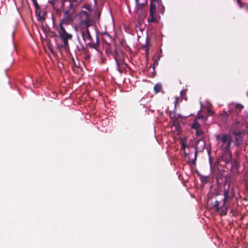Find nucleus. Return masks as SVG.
<instances>
[{"instance_id":"20e7f679","label":"nucleus","mask_w":248,"mask_h":248,"mask_svg":"<svg viewBox=\"0 0 248 248\" xmlns=\"http://www.w3.org/2000/svg\"><path fill=\"white\" fill-rule=\"evenodd\" d=\"M218 196L220 197L222 202H218V213L221 216L226 215L228 211L227 201L230 198L229 195V192L225 191L223 194H219L218 192Z\"/></svg>"},{"instance_id":"412c9836","label":"nucleus","mask_w":248,"mask_h":248,"mask_svg":"<svg viewBox=\"0 0 248 248\" xmlns=\"http://www.w3.org/2000/svg\"><path fill=\"white\" fill-rule=\"evenodd\" d=\"M196 134H197V136L200 137V138L202 139V135L203 134V131L202 130H201L200 128L198 130H196Z\"/></svg>"},{"instance_id":"dca6fc26","label":"nucleus","mask_w":248,"mask_h":248,"mask_svg":"<svg viewBox=\"0 0 248 248\" xmlns=\"http://www.w3.org/2000/svg\"><path fill=\"white\" fill-rule=\"evenodd\" d=\"M155 4L156 5V6H157V9L159 12L163 14L164 12L165 7L162 4L161 0H160V2H155Z\"/></svg>"},{"instance_id":"4be33fe9","label":"nucleus","mask_w":248,"mask_h":248,"mask_svg":"<svg viewBox=\"0 0 248 248\" xmlns=\"http://www.w3.org/2000/svg\"><path fill=\"white\" fill-rule=\"evenodd\" d=\"M136 5L137 9L138 10H142L144 6V3H138V4H136Z\"/></svg>"},{"instance_id":"4c0bfd02","label":"nucleus","mask_w":248,"mask_h":248,"mask_svg":"<svg viewBox=\"0 0 248 248\" xmlns=\"http://www.w3.org/2000/svg\"><path fill=\"white\" fill-rule=\"evenodd\" d=\"M217 236V233L216 232L215 233V236Z\"/></svg>"},{"instance_id":"6e6552de","label":"nucleus","mask_w":248,"mask_h":248,"mask_svg":"<svg viewBox=\"0 0 248 248\" xmlns=\"http://www.w3.org/2000/svg\"><path fill=\"white\" fill-rule=\"evenodd\" d=\"M207 204L215 212H217V200L216 194H208Z\"/></svg>"},{"instance_id":"a878e982","label":"nucleus","mask_w":248,"mask_h":248,"mask_svg":"<svg viewBox=\"0 0 248 248\" xmlns=\"http://www.w3.org/2000/svg\"><path fill=\"white\" fill-rule=\"evenodd\" d=\"M179 103V98L176 97L175 99V108L176 107V105Z\"/></svg>"},{"instance_id":"b1692460","label":"nucleus","mask_w":248,"mask_h":248,"mask_svg":"<svg viewBox=\"0 0 248 248\" xmlns=\"http://www.w3.org/2000/svg\"><path fill=\"white\" fill-rule=\"evenodd\" d=\"M243 108V106L240 104H237L236 106V108L237 109H239V111H240Z\"/></svg>"},{"instance_id":"4468645a","label":"nucleus","mask_w":248,"mask_h":248,"mask_svg":"<svg viewBox=\"0 0 248 248\" xmlns=\"http://www.w3.org/2000/svg\"><path fill=\"white\" fill-rule=\"evenodd\" d=\"M105 51L108 56H113L114 54V45L111 46L109 44H107L105 47Z\"/></svg>"},{"instance_id":"473e14b6","label":"nucleus","mask_w":248,"mask_h":248,"mask_svg":"<svg viewBox=\"0 0 248 248\" xmlns=\"http://www.w3.org/2000/svg\"><path fill=\"white\" fill-rule=\"evenodd\" d=\"M241 0H237L238 3L240 5Z\"/></svg>"},{"instance_id":"aec40b11","label":"nucleus","mask_w":248,"mask_h":248,"mask_svg":"<svg viewBox=\"0 0 248 248\" xmlns=\"http://www.w3.org/2000/svg\"><path fill=\"white\" fill-rule=\"evenodd\" d=\"M32 1L34 4V6L35 7L36 9V13H37L38 10H39V6L38 4L37 3V0H32Z\"/></svg>"},{"instance_id":"9d476101","label":"nucleus","mask_w":248,"mask_h":248,"mask_svg":"<svg viewBox=\"0 0 248 248\" xmlns=\"http://www.w3.org/2000/svg\"><path fill=\"white\" fill-rule=\"evenodd\" d=\"M205 146V142L202 138H199L196 143L195 149L197 151H199L200 152H202L203 151Z\"/></svg>"},{"instance_id":"f704fd0d","label":"nucleus","mask_w":248,"mask_h":248,"mask_svg":"<svg viewBox=\"0 0 248 248\" xmlns=\"http://www.w3.org/2000/svg\"><path fill=\"white\" fill-rule=\"evenodd\" d=\"M172 116H173V115H172V114H171H171H170V117L171 118H172Z\"/></svg>"},{"instance_id":"a211bd4d","label":"nucleus","mask_w":248,"mask_h":248,"mask_svg":"<svg viewBox=\"0 0 248 248\" xmlns=\"http://www.w3.org/2000/svg\"><path fill=\"white\" fill-rule=\"evenodd\" d=\"M200 127V124L199 123L197 122V119L195 120V121L194 122V123L192 124L191 127V128L195 130H198Z\"/></svg>"},{"instance_id":"7ed1b4c3","label":"nucleus","mask_w":248,"mask_h":248,"mask_svg":"<svg viewBox=\"0 0 248 248\" xmlns=\"http://www.w3.org/2000/svg\"><path fill=\"white\" fill-rule=\"evenodd\" d=\"M79 20V26L84 29L89 28L93 24V19L92 18V13H89L87 11L81 10L78 15Z\"/></svg>"},{"instance_id":"ea45409f","label":"nucleus","mask_w":248,"mask_h":248,"mask_svg":"<svg viewBox=\"0 0 248 248\" xmlns=\"http://www.w3.org/2000/svg\"><path fill=\"white\" fill-rule=\"evenodd\" d=\"M82 48H84L83 46H82Z\"/></svg>"},{"instance_id":"ddd939ff","label":"nucleus","mask_w":248,"mask_h":248,"mask_svg":"<svg viewBox=\"0 0 248 248\" xmlns=\"http://www.w3.org/2000/svg\"><path fill=\"white\" fill-rule=\"evenodd\" d=\"M88 45L90 47L97 50L99 46V42L98 35L96 34V41L94 42L93 40L90 41L88 43Z\"/></svg>"},{"instance_id":"2eb2a0df","label":"nucleus","mask_w":248,"mask_h":248,"mask_svg":"<svg viewBox=\"0 0 248 248\" xmlns=\"http://www.w3.org/2000/svg\"><path fill=\"white\" fill-rule=\"evenodd\" d=\"M38 16V20L40 22H43L45 20V18L44 17L45 12L41 11L40 8H39V10H38L37 13H36Z\"/></svg>"},{"instance_id":"9b49d317","label":"nucleus","mask_w":248,"mask_h":248,"mask_svg":"<svg viewBox=\"0 0 248 248\" xmlns=\"http://www.w3.org/2000/svg\"><path fill=\"white\" fill-rule=\"evenodd\" d=\"M81 35L84 41L86 39L88 40L89 42L93 41V38L90 34L89 29H85V31H81Z\"/></svg>"},{"instance_id":"7c9ffc66","label":"nucleus","mask_w":248,"mask_h":248,"mask_svg":"<svg viewBox=\"0 0 248 248\" xmlns=\"http://www.w3.org/2000/svg\"><path fill=\"white\" fill-rule=\"evenodd\" d=\"M90 58V55L89 54H87L85 56V59H89Z\"/></svg>"},{"instance_id":"0eeeda50","label":"nucleus","mask_w":248,"mask_h":248,"mask_svg":"<svg viewBox=\"0 0 248 248\" xmlns=\"http://www.w3.org/2000/svg\"><path fill=\"white\" fill-rule=\"evenodd\" d=\"M156 2L150 1V15L148 18V21L150 22H157V17L156 13Z\"/></svg>"},{"instance_id":"1a4fd4ad","label":"nucleus","mask_w":248,"mask_h":248,"mask_svg":"<svg viewBox=\"0 0 248 248\" xmlns=\"http://www.w3.org/2000/svg\"><path fill=\"white\" fill-rule=\"evenodd\" d=\"M208 154L209 155L211 171L213 175V177L217 181V174H216L217 170V160L216 159L215 161H214V158L211 156V152L210 151H208Z\"/></svg>"},{"instance_id":"f257e3e1","label":"nucleus","mask_w":248,"mask_h":248,"mask_svg":"<svg viewBox=\"0 0 248 248\" xmlns=\"http://www.w3.org/2000/svg\"><path fill=\"white\" fill-rule=\"evenodd\" d=\"M230 135L224 134L221 136L218 135V144H220V148L222 151L220 158H218V164L220 161H224L226 164L229 163L232 160V154L230 147L232 142Z\"/></svg>"},{"instance_id":"39448f33","label":"nucleus","mask_w":248,"mask_h":248,"mask_svg":"<svg viewBox=\"0 0 248 248\" xmlns=\"http://www.w3.org/2000/svg\"><path fill=\"white\" fill-rule=\"evenodd\" d=\"M69 7L70 8L69 10H65L63 12V17L61 20L60 25H62L63 26V24H70L73 21L74 19V14L75 10L73 8V6L72 4H69Z\"/></svg>"},{"instance_id":"423d86ee","label":"nucleus","mask_w":248,"mask_h":248,"mask_svg":"<svg viewBox=\"0 0 248 248\" xmlns=\"http://www.w3.org/2000/svg\"><path fill=\"white\" fill-rule=\"evenodd\" d=\"M112 56L116 62L119 72H121L120 68V66L123 64L124 62V53L121 49L117 47L115 45H114V54Z\"/></svg>"},{"instance_id":"c85d7f7f","label":"nucleus","mask_w":248,"mask_h":248,"mask_svg":"<svg viewBox=\"0 0 248 248\" xmlns=\"http://www.w3.org/2000/svg\"><path fill=\"white\" fill-rule=\"evenodd\" d=\"M51 37H53V36L56 37V36H57V35L56 34L55 32H51Z\"/></svg>"},{"instance_id":"2f4dec72","label":"nucleus","mask_w":248,"mask_h":248,"mask_svg":"<svg viewBox=\"0 0 248 248\" xmlns=\"http://www.w3.org/2000/svg\"><path fill=\"white\" fill-rule=\"evenodd\" d=\"M136 4H138L139 3V0H135Z\"/></svg>"},{"instance_id":"a19ab883","label":"nucleus","mask_w":248,"mask_h":248,"mask_svg":"<svg viewBox=\"0 0 248 248\" xmlns=\"http://www.w3.org/2000/svg\"><path fill=\"white\" fill-rule=\"evenodd\" d=\"M247 11L248 12V6L247 7Z\"/></svg>"},{"instance_id":"f8f14e48","label":"nucleus","mask_w":248,"mask_h":248,"mask_svg":"<svg viewBox=\"0 0 248 248\" xmlns=\"http://www.w3.org/2000/svg\"><path fill=\"white\" fill-rule=\"evenodd\" d=\"M101 11L99 10H96L92 13V18L93 19V24L99 21L100 17Z\"/></svg>"},{"instance_id":"72a5a7b5","label":"nucleus","mask_w":248,"mask_h":248,"mask_svg":"<svg viewBox=\"0 0 248 248\" xmlns=\"http://www.w3.org/2000/svg\"><path fill=\"white\" fill-rule=\"evenodd\" d=\"M172 116H173V115H172V114H171H171H170V117L171 118H172Z\"/></svg>"},{"instance_id":"58836bf2","label":"nucleus","mask_w":248,"mask_h":248,"mask_svg":"<svg viewBox=\"0 0 248 248\" xmlns=\"http://www.w3.org/2000/svg\"><path fill=\"white\" fill-rule=\"evenodd\" d=\"M201 116H200V117H198L197 119H200V118H201Z\"/></svg>"},{"instance_id":"c9c22d12","label":"nucleus","mask_w":248,"mask_h":248,"mask_svg":"<svg viewBox=\"0 0 248 248\" xmlns=\"http://www.w3.org/2000/svg\"><path fill=\"white\" fill-rule=\"evenodd\" d=\"M184 154H185V155H187V154L186 153V152H184Z\"/></svg>"},{"instance_id":"5701e85b","label":"nucleus","mask_w":248,"mask_h":248,"mask_svg":"<svg viewBox=\"0 0 248 248\" xmlns=\"http://www.w3.org/2000/svg\"><path fill=\"white\" fill-rule=\"evenodd\" d=\"M198 152H200L199 151H197L196 149H195V159L194 160H192L191 163L192 164H195V160H196L197 159V153Z\"/></svg>"},{"instance_id":"f03ea898","label":"nucleus","mask_w":248,"mask_h":248,"mask_svg":"<svg viewBox=\"0 0 248 248\" xmlns=\"http://www.w3.org/2000/svg\"><path fill=\"white\" fill-rule=\"evenodd\" d=\"M59 37L62 43L57 46V49L61 53L65 51L67 54L70 52V46L68 43L69 40H72L73 35L66 32L64 27L60 25L59 31Z\"/></svg>"},{"instance_id":"e433bc0d","label":"nucleus","mask_w":248,"mask_h":248,"mask_svg":"<svg viewBox=\"0 0 248 248\" xmlns=\"http://www.w3.org/2000/svg\"><path fill=\"white\" fill-rule=\"evenodd\" d=\"M209 113H212L213 112H212V111L210 110V111H209Z\"/></svg>"},{"instance_id":"bb28decb","label":"nucleus","mask_w":248,"mask_h":248,"mask_svg":"<svg viewBox=\"0 0 248 248\" xmlns=\"http://www.w3.org/2000/svg\"><path fill=\"white\" fill-rule=\"evenodd\" d=\"M186 147V143L184 142H182V143L181 144V148H182V149H183L184 150H185Z\"/></svg>"},{"instance_id":"6ab92c4d","label":"nucleus","mask_w":248,"mask_h":248,"mask_svg":"<svg viewBox=\"0 0 248 248\" xmlns=\"http://www.w3.org/2000/svg\"><path fill=\"white\" fill-rule=\"evenodd\" d=\"M83 8L86 9L87 10H88V12L89 13H93V10L92 8V6L90 4H86L84 6H83Z\"/></svg>"},{"instance_id":"f3484780","label":"nucleus","mask_w":248,"mask_h":248,"mask_svg":"<svg viewBox=\"0 0 248 248\" xmlns=\"http://www.w3.org/2000/svg\"><path fill=\"white\" fill-rule=\"evenodd\" d=\"M162 89V86L161 83H157L155 85L154 87V91L156 93H158L160 92Z\"/></svg>"},{"instance_id":"393cba45","label":"nucleus","mask_w":248,"mask_h":248,"mask_svg":"<svg viewBox=\"0 0 248 248\" xmlns=\"http://www.w3.org/2000/svg\"><path fill=\"white\" fill-rule=\"evenodd\" d=\"M180 95L181 97H184L185 96H186V91L184 90H182L180 92Z\"/></svg>"},{"instance_id":"c756f323","label":"nucleus","mask_w":248,"mask_h":248,"mask_svg":"<svg viewBox=\"0 0 248 248\" xmlns=\"http://www.w3.org/2000/svg\"><path fill=\"white\" fill-rule=\"evenodd\" d=\"M150 1L156 2H160V0H150Z\"/></svg>"},{"instance_id":"cd10ccee","label":"nucleus","mask_w":248,"mask_h":248,"mask_svg":"<svg viewBox=\"0 0 248 248\" xmlns=\"http://www.w3.org/2000/svg\"><path fill=\"white\" fill-rule=\"evenodd\" d=\"M57 0H52L50 1V3L53 6H54V5L56 3V2H57Z\"/></svg>"}]
</instances>
